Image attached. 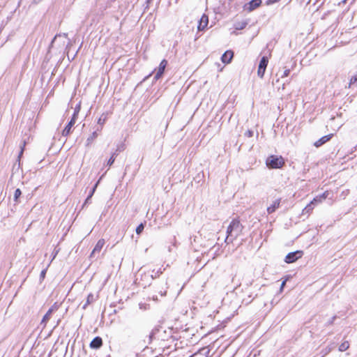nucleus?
<instances>
[{
  "label": "nucleus",
  "mask_w": 357,
  "mask_h": 357,
  "mask_svg": "<svg viewBox=\"0 0 357 357\" xmlns=\"http://www.w3.org/2000/svg\"><path fill=\"white\" fill-rule=\"evenodd\" d=\"M94 301V296L92 294H89L87 296L86 302L83 305L82 308L86 309V306Z\"/></svg>",
  "instance_id": "obj_21"
},
{
  "label": "nucleus",
  "mask_w": 357,
  "mask_h": 357,
  "mask_svg": "<svg viewBox=\"0 0 357 357\" xmlns=\"http://www.w3.org/2000/svg\"><path fill=\"white\" fill-rule=\"evenodd\" d=\"M261 4V0H251L243 6L245 11L251 12Z\"/></svg>",
  "instance_id": "obj_8"
},
{
  "label": "nucleus",
  "mask_w": 357,
  "mask_h": 357,
  "mask_svg": "<svg viewBox=\"0 0 357 357\" xmlns=\"http://www.w3.org/2000/svg\"><path fill=\"white\" fill-rule=\"evenodd\" d=\"M107 116L105 114H102L100 118L98 120V124L99 126L97 127V131H101L103 127L104 123L107 121Z\"/></svg>",
  "instance_id": "obj_16"
},
{
  "label": "nucleus",
  "mask_w": 357,
  "mask_h": 357,
  "mask_svg": "<svg viewBox=\"0 0 357 357\" xmlns=\"http://www.w3.org/2000/svg\"><path fill=\"white\" fill-rule=\"evenodd\" d=\"M349 345L348 341H344L339 346L338 349L340 351H345L349 348Z\"/></svg>",
  "instance_id": "obj_20"
},
{
  "label": "nucleus",
  "mask_w": 357,
  "mask_h": 357,
  "mask_svg": "<svg viewBox=\"0 0 357 357\" xmlns=\"http://www.w3.org/2000/svg\"><path fill=\"white\" fill-rule=\"evenodd\" d=\"M314 206L310 202L302 211L303 215H307L308 217L314 209Z\"/></svg>",
  "instance_id": "obj_18"
},
{
  "label": "nucleus",
  "mask_w": 357,
  "mask_h": 357,
  "mask_svg": "<svg viewBox=\"0 0 357 357\" xmlns=\"http://www.w3.org/2000/svg\"><path fill=\"white\" fill-rule=\"evenodd\" d=\"M243 226L238 219L231 221L227 229V237L225 243H232L242 232Z\"/></svg>",
  "instance_id": "obj_1"
},
{
  "label": "nucleus",
  "mask_w": 357,
  "mask_h": 357,
  "mask_svg": "<svg viewBox=\"0 0 357 357\" xmlns=\"http://www.w3.org/2000/svg\"><path fill=\"white\" fill-rule=\"evenodd\" d=\"M102 344V338L100 337H96L90 343V347L93 349H98Z\"/></svg>",
  "instance_id": "obj_14"
},
{
  "label": "nucleus",
  "mask_w": 357,
  "mask_h": 357,
  "mask_svg": "<svg viewBox=\"0 0 357 357\" xmlns=\"http://www.w3.org/2000/svg\"><path fill=\"white\" fill-rule=\"evenodd\" d=\"M310 202L315 206L316 205L322 203L323 201L321 200L320 197L317 195Z\"/></svg>",
  "instance_id": "obj_23"
},
{
  "label": "nucleus",
  "mask_w": 357,
  "mask_h": 357,
  "mask_svg": "<svg viewBox=\"0 0 357 357\" xmlns=\"http://www.w3.org/2000/svg\"><path fill=\"white\" fill-rule=\"evenodd\" d=\"M22 195V192L20 190V189L17 188L15 190V193H14V201L15 202H18V198L21 196Z\"/></svg>",
  "instance_id": "obj_24"
},
{
  "label": "nucleus",
  "mask_w": 357,
  "mask_h": 357,
  "mask_svg": "<svg viewBox=\"0 0 357 357\" xmlns=\"http://www.w3.org/2000/svg\"><path fill=\"white\" fill-rule=\"evenodd\" d=\"M290 73V70L289 69H286L284 73H283V75L282 76V77H287Z\"/></svg>",
  "instance_id": "obj_33"
},
{
  "label": "nucleus",
  "mask_w": 357,
  "mask_h": 357,
  "mask_svg": "<svg viewBox=\"0 0 357 357\" xmlns=\"http://www.w3.org/2000/svg\"><path fill=\"white\" fill-rule=\"evenodd\" d=\"M152 0H146V3L149 4Z\"/></svg>",
  "instance_id": "obj_41"
},
{
  "label": "nucleus",
  "mask_w": 357,
  "mask_h": 357,
  "mask_svg": "<svg viewBox=\"0 0 357 357\" xmlns=\"http://www.w3.org/2000/svg\"><path fill=\"white\" fill-rule=\"evenodd\" d=\"M280 202H281V199H275L272 204H271L268 208H267V212L268 214H271L273 213H274L279 207H280Z\"/></svg>",
  "instance_id": "obj_13"
},
{
  "label": "nucleus",
  "mask_w": 357,
  "mask_h": 357,
  "mask_svg": "<svg viewBox=\"0 0 357 357\" xmlns=\"http://www.w3.org/2000/svg\"><path fill=\"white\" fill-rule=\"evenodd\" d=\"M198 22H208V17L206 15H203Z\"/></svg>",
  "instance_id": "obj_30"
},
{
  "label": "nucleus",
  "mask_w": 357,
  "mask_h": 357,
  "mask_svg": "<svg viewBox=\"0 0 357 357\" xmlns=\"http://www.w3.org/2000/svg\"><path fill=\"white\" fill-rule=\"evenodd\" d=\"M349 87H357V74L351 77L349 82Z\"/></svg>",
  "instance_id": "obj_22"
},
{
  "label": "nucleus",
  "mask_w": 357,
  "mask_h": 357,
  "mask_svg": "<svg viewBox=\"0 0 357 357\" xmlns=\"http://www.w3.org/2000/svg\"><path fill=\"white\" fill-rule=\"evenodd\" d=\"M144 228V225H143L142 223H141V224H140V225H139L137 226V227L136 228V233H137V234H140L143 231Z\"/></svg>",
  "instance_id": "obj_29"
},
{
  "label": "nucleus",
  "mask_w": 357,
  "mask_h": 357,
  "mask_svg": "<svg viewBox=\"0 0 357 357\" xmlns=\"http://www.w3.org/2000/svg\"><path fill=\"white\" fill-rule=\"evenodd\" d=\"M80 109H81V106H80V103H79L76 105V107L74 109V112H73V116H72L70 121L68 123V124L66 125V126L64 128V129L62 131L63 136H68L71 132L72 128L75 125V123L77 121Z\"/></svg>",
  "instance_id": "obj_3"
},
{
  "label": "nucleus",
  "mask_w": 357,
  "mask_h": 357,
  "mask_svg": "<svg viewBox=\"0 0 357 357\" xmlns=\"http://www.w3.org/2000/svg\"><path fill=\"white\" fill-rule=\"evenodd\" d=\"M46 271H47V270H46V269H44V270H43V271H41V273H40V278H45V274H46Z\"/></svg>",
  "instance_id": "obj_37"
},
{
  "label": "nucleus",
  "mask_w": 357,
  "mask_h": 357,
  "mask_svg": "<svg viewBox=\"0 0 357 357\" xmlns=\"http://www.w3.org/2000/svg\"><path fill=\"white\" fill-rule=\"evenodd\" d=\"M234 56V52L232 50H227L221 56V61L225 64L231 63Z\"/></svg>",
  "instance_id": "obj_11"
},
{
  "label": "nucleus",
  "mask_w": 357,
  "mask_h": 357,
  "mask_svg": "<svg viewBox=\"0 0 357 357\" xmlns=\"http://www.w3.org/2000/svg\"><path fill=\"white\" fill-rule=\"evenodd\" d=\"M285 284H286V280H284L282 284H281V286H280V291H282L284 287L285 286Z\"/></svg>",
  "instance_id": "obj_38"
},
{
  "label": "nucleus",
  "mask_w": 357,
  "mask_h": 357,
  "mask_svg": "<svg viewBox=\"0 0 357 357\" xmlns=\"http://www.w3.org/2000/svg\"><path fill=\"white\" fill-rule=\"evenodd\" d=\"M116 153H113L110 157V158L107 161V165L110 167L111 165H112V164L114 163V160H115V158L116 156Z\"/></svg>",
  "instance_id": "obj_25"
},
{
  "label": "nucleus",
  "mask_w": 357,
  "mask_h": 357,
  "mask_svg": "<svg viewBox=\"0 0 357 357\" xmlns=\"http://www.w3.org/2000/svg\"><path fill=\"white\" fill-rule=\"evenodd\" d=\"M167 65V61L166 59H162L158 66L157 73L155 75L154 79L155 80L159 79L162 74L164 73L165 69Z\"/></svg>",
  "instance_id": "obj_10"
},
{
  "label": "nucleus",
  "mask_w": 357,
  "mask_h": 357,
  "mask_svg": "<svg viewBox=\"0 0 357 357\" xmlns=\"http://www.w3.org/2000/svg\"><path fill=\"white\" fill-rule=\"evenodd\" d=\"M231 33H236V31L234 30L231 31Z\"/></svg>",
  "instance_id": "obj_43"
},
{
  "label": "nucleus",
  "mask_w": 357,
  "mask_h": 357,
  "mask_svg": "<svg viewBox=\"0 0 357 357\" xmlns=\"http://www.w3.org/2000/svg\"><path fill=\"white\" fill-rule=\"evenodd\" d=\"M266 163L269 168L278 169L284 165V161L282 156L271 155L267 158Z\"/></svg>",
  "instance_id": "obj_4"
},
{
  "label": "nucleus",
  "mask_w": 357,
  "mask_h": 357,
  "mask_svg": "<svg viewBox=\"0 0 357 357\" xmlns=\"http://www.w3.org/2000/svg\"><path fill=\"white\" fill-rule=\"evenodd\" d=\"M246 24H236L235 30H242L245 28Z\"/></svg>",
  "instance_id": "obj_31"
},
{
  "label": "nucleus",
  "mask_w": 357,
  "mask_h": 357,
  "mask_svg": "<svg viewBox=\"0 0 357 357\" xmlns=\"http://www.w3.org/2000/svg\"><path fill=\"white\" fill-rule=\"evenodd\" d=\"M330 192L329 191L326 190L321 195H319V196L321 199V200L324 202L326 198L329 197Z\"/></svg>",
  "instance_id": "obj_27"
},
{
  "label": "nucleus",
  "mask_w": 357,
  "mask_h": 357,
  "mask_svg": "<svg viewBox=\"0 0 357 357\" xmlns=\"http://www.w3.org/2000/svg\"><path fill=\"white\" fill-rule=\"evenodd\" d=\"M335 348V343H331L328 346H327L326 348L323 349L321 351V357H324L326 355H328L333 349Z\"/></svg>",
  "instance_id": "obj_19"
},
{
  "label": "nucleus",
  "mask_w": 357,
  "mask_h": 357,
  "mask_svg": "<svg viewBox=\"0 0 357 357\" xmlns=\"http://www.w3.org/2000/svg\"><path fill=\"white\" fill-rule=\"evenodd\" d=\"M101 131H97V129L93 132V133L87 138L86 142V146H89L97 138L99 135V132Z\"/></svg>",
  "instance_id": "obj_15"
},
{
  "label": "nucleus",
  "mask_w": 357,
  "mask_h": 357,
  "mask_svg": "<svg viewBox=\"0 0 357 357\" xmlns=\"http://www.w3.org/2000/svg\"><path fill=\"white\" fill-rule=\"evenodd\" d=\"M24 146H25V142H23L22 146H21V151L19 154V158H20L23 153Z\"/></svg>",
  "instance_id": "obj_34"
},
{
  "label": "nucleus",
  "mask_w": 357,
  "mask_h": 357,
  "mask_svg": "<svg viewBox=\"0 0 357 357\" xmlns=\"http://www.w3.org/2000/svg\"><path fill=\"white\" fill-rule=\"evenodd\" d=\"M166 292H167V291H166V289H164L163 290H160V291H158V293L160 294V295L161 296H165V295H166Z\"/></svg>",
  "instance_id": "obj_36"
},
{
  "label": "nucleus",
  "mask_w": 357,
  "mask_h": 357,
  "mask_svg": "<svg viewBox=\"0 0 357 357\" xmlns=\"http://www.w3.org/2000/svg\"><path fill=\"white\" fill-rule=\"evenodd\" d=\"M268 63V58L266 56H262L260 60L259 67H258V70H257V75L259 77H261V78L264 77Z\"/></svg>",
  "instance_id": "obj_7"
},
{
  "label": "nucleus",
  "mask_w": 357,
  "mask_h": 357,
  "mask_svg": "<svg viewBox=\"0 0 357 357\" xmlns=\"http://www.w3.org/2000/svg\"><path fill=\"white\" fill-rule=\"evenodd\" d=\"M89 200L90 199H88V197H86L84 204H83V206H84L85 205H86L88 203H89Z\"/></svg>",
  "instance_id": "obj_39"
},
{
  "label": "nucleus",
  "mask_w": 357,
  "mask_h": 357,
  "mask_svg": "<svg viewBox=\"0 0 357 357\" xmlns=\"http://www.w3.org/2000/svg\"><path fill=\"white\" fill-rule=\"evenodd\" d=\"M61 306V304L57 303V302H55L51 307L48 310V311L46 312V314L43 316L42 320H41V322H40V325L43 326V328H45L47 322L49 321V320L51 319V317H52V314L56 312L59 307Z\"/></svg>",
  "instance_id": "obj_5"
},
{
  "label": "nucleus",
  "mask_w": 357,
  "mask_h": 357,
  "mask_svg": "<svg viewBox=\"0 0 357 357\" xmlns=\"http://www.w3.org/2000/svg\"><path fill=\"white\" fill-rule=\"evenodd\" d=\"M153 300H157V296H153Z\"/></svg>",
  "instance_id": "obj_42"
},
{
  "label": "nucleus",
  "mask_w": 357,
  "mask_h": 357,
  "mask_svg": "<svg viewBox=\"0 0 357 357\" xmlns=\"http://www.w3.org/2000/svg\"><path fill=\"white\" fill-rule=\"evenodd\" d=\"M346 0L344 1V2H345Z\"/></svg>",
  "instance_id": "obj_45"
},
{
  "label": "nucleus",
  "mask_w": 357,
  "mask_h": 357,
  "mask_svg": "<svg viewBox=\"0 0 357 357\" xmlns=\"http://www.w3.org/2000/svg\"><path fill=\"white\" fill-rule=\"evenodd\" d=\"M208 29V24H198L197 30L198 32L205 31Z\"/></svg>",
  "instance_id": "obj_26"
},
{
  "label": "nucleus",
  "mask_w": 357,
  "mask_h": 357,
  "mask_svg": "<svg viewBox=\"0 0 357 357\" xmlns=\"http://www.w3.org/2000/svg\"><path fill=\"white\" fill-rule=\"evenodd\" d=\"M245 136L247 137H252L254 135V132L252 130H248L245 132Z\"/></svg>",
  "instance_id": "obj_32"
},
{
  "label": "nucleus",
  "mask_w": 357,
  "mask_h": 357,
  "mask_svg": "<svg viewBox=\"0 0 357 357\" xmlns=\"http://www.w3.org/2000/svg\"><path fill=\"white\" fill-rule=\"evenodd\" d=\"M270 1L273 2V1H272V0H268V2H267V3H268V4H269V2H270Z\"/></svg>",
  "instance_id": "obj_44"
},
{
  "label": "nucleus",
  "mask_w": 357,
  "mask_h": 357,
  "mask_svg": "<svg viewBox=\"0 0 357 357\" xmlns=\"http://www.w3.org/2000/svg\"><path fill=\"white\" fill-rule=\"evenodd\" d=\"M349 193V190H347L346 191H343L341 194V197H342L343 199L345 198V197L348 195Z\"/></svg>",
  "instance_id": "obj_35"
},
{
  "label": "nucleus",
  "mask_w": 357,
  "mask_h": 357,
  "mask_svg": "<svg viewBox=\"0 0 357 357\" xmlns=\"http://www.w3.org/2000/svg\"><path fill=\"white\" fill-rule=\"evenodd\" d=\"M151 272V274L149 271L147 273L144 272V277H150L151 279H153L154 278L158 277L162 273L161 268L158 269L156 271H155V270H153Z\"/></svg>",
  "instance_id": "obj_17"
},
{
  "label": "nucleus",
  "mask_w": 357,
  "mask_h": 357,
  "mask_svg": "<svg viewBox=\"0 0 357 357\" xmlns=\"http://www.w3.org/2000/svg\"><path fill=\"white\" fill-rule=\"evenodd\" d=\"M171 337L169 333H167L161 326H157L153 328L148 337L149 344H151L153 341L164 342L168 340Z\"/></svg>",
  "instance_id": "obj_2"
},
{
  "label": "nucleus",
  "mask_w": 357,
  "mask_h": 357,
  "mask_svg": "<svg viewBox=\"0 0 357 357\" xmlns=\"http://www.w3.org/2000/svg\"><path fill=\"white\" fill-rule=\"evenodd\" d=\"M303 252L301 250H297L295 252L288 253L284 261L287 264H291L296 261L297 259L302 257Z\"/></svg>",
  "instance_id": "obj_6"
},
{
  "label": "nucleus",
  "mask_w": 357,
  "mask_h": 357,
  "mask_svg": "<svg viewBox=\"0 0 357 357\" xmlns=\"http://www.w3.org/2000/svg\"><path fill=\"white\" fill-rule=\"evenodd\" d=\"M57 253H58V251H56V252H54V254H53V257H52V261L55 258V257L56 256Z\"/></svg>",
  "instance_id": "obj_40"
},
{
  "label": "nucleus",
  "mask_w": 357,
  "mask_h": 357,
  "mask_svg": "<svg viewBox=\"0 0 357 357\" xmlns=\"http://www.w3.org/2000/svg\"><path fill=\"white\" fill-rule=\"evenodd\" d=\"M98 183V182H97L96 183V185L93 186V188L90 190V192H89V195H88V199H91V198L93 195V194H94V192L96 191V189L97 188Z\"/></svg>",
  "instance_id": "obj_28"
},
{
  "label": "nucleus",
  "mask_w": 357,
  "mask_h": 357,
  "mask_svg": "<svg viewBox=\"0 0 357 357\" xmlns=\"http://www.w3.org/2000/svg\"><path fill=\"white\" fill-rule=\"evenodd\" d=\"M105 243V241L103 238L98 240L90 255V257L93 258L96 257L97 254H99L101 250L102 249Z\"/></svg>",
  "instance_id": "obj_9"
},
{
  "label": "nucleus",
  "mask_w": 357,
  "mask_h": 357,
  "mask_svg": "<svg viewBox=\"0 0 357 357\" xmlns=\"http://www.w3.org/2000/svg\"><path fill=\"white\" fill-rule=\"evenodd\" d=\"M333 136V134H329V135H325V136L321 137L317 141H316L314 143V145L316 147H319V146H322L323 144H324L325 143H326L327 142H328L332 138Z\"/></svg>",
  "instance_id": "obj_12"
}]
</instances>
